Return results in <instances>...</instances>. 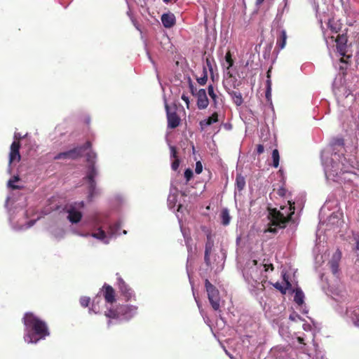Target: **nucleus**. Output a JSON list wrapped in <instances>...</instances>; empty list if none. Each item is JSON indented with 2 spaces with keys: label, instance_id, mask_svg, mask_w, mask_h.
<instances>
[{
  "label": "nucleus",
  "instance_id": "f257e3e1",
  "mask_svg": "<svg viewBox=\"0 0 359 359\" xmlns=\"http://www.w3.org/2000/svg\"><path fill=\"white\" fill-rule=\"evenodd\" d=\"M344 150V140L339 138L332 142L329 147L321 152L322 163L327 179L337 180L336 177L341 173L349 172L346 158L338 154L342 153Z\"/></svg>",
  "mask_w": 359,
  "mask_h": 359
},
{
  "label": "nucleus",
  "instance_id": "f03ea898",
  "mask_svg": "<svg viewBox=\"0 0 359 359\" xmlns=\"http://www.w3.org/2000/svg\"><path fill=\"white\" fill-rule=\"evenodd\" d=\"M273 269L271 264L258 265L255 259L247 261L243 269V276L250 291L255 294L259 291H263L265 288L264 283L266 282V276L264 273Z\"/></svg>",
  "mask_w": 359,
  "mask_h": 359
},
{
  "label": "nucleus",
  "instance_id": "7ed1b4c3",
  "mask_svg": "<svg viewBox=\"0 0 359 359\" xmlns=\"http://www.w3.org/2000/svg\"><path fill=\"white\" fill-rule=\"evenodd\" d=\"M23 323L24 339L28 344H36L50 334L46 323L32 313H25Z\"/></svg>",
  "mask_w": 359,
  "mask_h": 359
},
{
  "label": "nucleus",
  "instance_id": "20e7f679",
  "mask_svg": "<svg viewBox=\"0 0 359 359\" xmlns=\"http://www.w3.org/2000/svg\"><path fill=\"white\" fill-rule=\"evenodd\" d=\"M294 203L290 201H287L286 205L270 210L269 218L273 226L284 228L288 222L294 223L293 215H294Z\"/></svg>",
  "mask_w": 359,
  "mask_h": 359
},
{
  "label": "nucleus",
  "instance_id": "39448f33",
  "mask_svg": "<svg viewBox=\"0 0 359 359\" xmlns=\"http://www.w3.org/2000/svg\"><path fill=\"white\" fill-rule=\"evenodd\" d=\"M86 158L89 165L86 180L88 186V198L89 201H91L99 193L95 187V182L94 181V177L97 175V172L94 166L97 155L94 151H90L86 154Z\"/></svg>",
  "mask_w": 359,
  "mask_h": 359
},
{
  "label": "nucleus",
  "instance_id": "423d86ee",
  "mask_svg": "<svg viewBox=\"0 0 359 359\" xmlns=\"http://www.w3.org/2000/svg\"><path fill=\"white\" fill-rule=\"evenodd\" d=\"M104 226H98L95 229V231L91 234H80L81 236H91L92 237L100 240L104 244H108L111 238L116 237L118 236L120 233L118 232L121 229L120 223H115L114 224H111L108 226V231L106 232L103 229Z\"/></svg>",
  "mask_w": 359,
  "mask_h": 359
},
{
  "label": "nucleus",
  "instance_id": "0eeeda50",
  "mask_svg": "<svg viewBox=\"0 0 359 359\" xmlns=\"http://www.w3.org/2000/svg\"><path fill=\"white\" fill-rule=\"evenodd\" d=\"M137 307L130 305H121L115 311L109 309L105 316L109 318H116L121 320H128L137 313Z\"/></svg>",
  "mask_w": 359,
  "mask_h": 359
},
{
  "label": "nucleus",
  "instance_id": "6e6552de",
  "mask_svg": "<svg viewBox=\"0 0 359 359\" xmlns=\"http://www.w3.org/2000/svg\"><path fill=\"white\" fill-rule=\"evenodd\" d=\"M83 207L84 203L83 201L72 203L65 206V209L68 214L67 218L70 222L77 223L81 220L82 217L81 211Z\"/></svg>",
  "mask_w": 359,
  "mask_h": 359
},
{
  "label": "nucleus",
  "instance_id": "1a4fd4ad",
  "mask_svg": "<svg viewBox=\"0 0 359 359\" xmlns=\"http://www.w3.org/2000/svg\"><path fill=\"white\" fill-rule=\"evenodd\" d=\"M22 138V136L20 133L15 132L14 134V141L11 145L9 152V167L8 172H11V165L13 163L19 162L21 156L19 152L20 144L19 140Z\"/></svg>",
  "mask_w": 359,
  "mask_h": 359
},
{
  "label": "nucleus",
  "instance_id": "9d476101",
  "mask_svg": "<svg viewBox=\"0 0 359 359\" xmlns=\"http://www.w3.org/2000/svg\"><path fill=\"white\" fill-rule=\"evenodd\" d=\"M205 288L212 307L214 310L218 311L220 307V297L218 290L208 280H205Z\"/></svg>",
  "mask_w": 359,
  "mask_h": 359
},
{
  "label": "nucleus",
  "instance_id": "9b49d317",
  "mask_svg": "<svg viewBox=\"0 0 359 359\" xmlns=\"http://www.w3.org/2000/svg\"><path fill=\"white\" fill-rule=\"evenodd\" d=\"M90 147L91 144L89 142H87L83 147H76L72 150L57 154L54 156V159H76L81 155L83 151L90 149Z\"/></svg>",
  "mask_w": 359,
  "mask_h": 359
},
{
  "label": "nucleus",
  "instance_id": "f8f14e48",
  "mask_svg": "<svg viewBox=\"0 0 359 359\" xmlns=\"http://www.w3.org/2000/svg\"><path fill=\"white\" fill-rule=\"evenodd\" d=\"M165 108L167 114L168 127L170 128H177L179 126L180 121L179 116L175 111H170L169 106L166 102H165Z\"/></svg>",
  "mask_w": 359,
  "mask_h": 359
},
{
  "label": "nucleus",
  "instance_id": "ddd939ff",
  "mask_svg": "<svg viewBox=\"0 0 359 359\" xmlns=\"http://www.w3.org/2000/svg\"><path fill=\"white\" fill-rule=\"evenodd\" d=\"M197 107L199 109H205L209 104V100L205 89H200L196 93Z\"/></svg>",
  "mask_w": 359,
  "mask_h": 359
},
{
  "label": "nucleus",
  "instance_id": "4468645a",
  "mask_svg": "<svg viewBox=\"0 0 359 359\" xmlns=\"http://www.w3.org/2000/svg\"><path fill=\"white\" fill-rule=\"evenodd\" d=\"M335 41L337 43V52L339 53L340 55L345 56L347 43L346 36L344 34L338 35Z\"/></svg>",
  "mask_w": 359,
  "mask_h": 359
},
{
  "label": "nucleus",
  "instance_id": "2eb2a0df",
  "mask_svg": "<svg viewBox=\"0 0 359 359\" xmlns=\"http://www.w3.org/2000/svg\"><path fill=\"white\" fill-rule=\"evenodd\" d=\"M341 258V253L339 250H337L332 257L329 262L333 274L337 275L339 272V263Z\"/></svg>",
  "mask_w": 359,
  "mask_h": 359
},
{
  "label": "nucleus",
  "instance_id": "dca6fc26",
  "mask_svg": "<svg viewBox=\"0 0 359 359\" xmlns=\"http://www.w3.org/2000/svg\"><path fill=\"white\" fill-rule=\"evenodd\" d=\"M161 22L165 28L172 27L176 22V18L173 13L168 12L161 15Z\"/></svg>",
  "mask_w": 359,
  "mask_h": 359
},
{
  "label": "nucleus",
  "instance_id": "f3484780",
  "mask_svg": "<svg viewBox=\"0 0 359 359\" xmlns=\"http://www.w3.org/2000/svg\"><path fill=\"white\" fill-rule=\"evenodd\" d=\"M118 288L122 294L125 296L127 300H129L133 296L132 290L126 284L121 278H118Z\"/></svg>",
  "mask_w": 359,
  "mask_h": 359
},
{
  "label": "nucleus",
  "instance_id": "a211bd4d",
  "mask_svg": "<svg viewBox=\"0 0 359 359\" xmlns=\"http://www.w3.org/2000/svg\"><path fill=\"white\" fill-rule=\"evenodd\" d=\"M218 121V114L217 112H214L210 116L201 120L199 122V126L201 130H204L208 126Z\"/></svg>",
  "mask_w": 359,
  "mask_h": 359
},
{
  "label": "nucleus",
  "instance_id": "6ab92c4d",
  "mask_svg": "<svg viewBox=\"0 0 359 359\" xmlns=\"http://www.w3.org/2000/svg\"><path fill=\"white\" fill-rule=\"evenodd\" d=\"M346 315L355 326L359 327V311L358 309L353 308L348 309Z\"/></svg>",
  "mask_w": 359,
  "mask_h": 359
},
{
  "label": "nucleus",
  "instance_id": "aec40b11",
  "mask_svg": "<svg viewBox=\"0 0 359 359\" xmlns=\"http://www.w3.org/2000/svg\"><path fill=\"white\" fill-rule=\"evenodd\" d=\"M103 293L106 302L112 304L115 302L114 291L111 286L104 285Z\"/></svg>",
  "mask_w": 359,
  "mask_h": 359
},
{
  "label": "nucleus",
  "instance_id": "412c9836",
  "mask_svg": "<svg viewBox=\"0 0 359 359\" xmlns=\"http://www.w3.org/2000/svg\"><path fill=\"white\" fill-rule=\"evenodd\" d=\"M313 5L317 14L325 11L326 0H309Z\"/></svg>",
  "mask_w": 359,
  "mask_h": 359
},
{
  "label": "nucleus",
  "instance_id": "4be33fe9",
  "mask_svg": "<svg viewBox=\"0 0 359 359\" xmlns=\"http://www.w3.org/2000/svg\"><path fill=\"white\" fill-rule=\"evenodd\" d=\"M212 246H213L212 241L210 240V238H208V241L205 244V257H204L205 262L207 266L211 265V262L210 259V254L211 252Z\"/></svg>",
  "mask_w": 359,
  "mask_h": 359
},
{
  "label": "nucleus",
  "instance_id": "5701e85b",
  "mask_svg": "<svg viewBox=\"0 0 359 359\" xmlns=\"http://www.w3.org/2000/svg\"><path fill=\"white\" fill-rule=\"evenodd\" d=\"M170 157L175 160L172 163L171 168L173 170H177L180 165L179 159L177 158V151L175 147L170 145Z\"/></svg>",
  "mask_w": 359,
  "mask_h": 359
},
{
  "label": "nucleus",
  "instance_id": "b1692460",
  "mask_svg": "<svg viewBox=\"0 0 359 359\" xmlns=\"http://www.w3.org/2000/svg\"><path fill=\"white\" fill-rule=\"evenodd\" d=\"M287 40V34L286 32L284 29L280 30V34L277 39L276 46L279 48V49H283L285 48Z\"/></svg>",
  "mask_w": 359,
  "mask_h": 359
},
{
  "label": "nucleus",
  "instance_id": "393cba45",
  "mask_svg": "<svg viewBox=\"0 0 359 359\" xmlns=\"http://www.w3.org/2000/svg\"><path fill=\"white\" fill-rule=\"evenodd\" d=\"M50 232L56 240H60L65 236L64 229L57 226L51 227Z\"/></svg>",
  "mask_w": 359,
  "mask_h": 359
},
{
  "label": "nucleus",
  "instance_id": "a878e982",
  "mask_svg": "<svg viewBox=\"0 0 359 359\" xmlns=\"http://www.w3.org/2000/svg\"><path fill=\"white\" fill-rule=\"evenodd\" d=\"M221 217V223L224 226H227L229 224L231 221V216L229 215V212L228 209L224 208L222 210L220 214Z\"/></svg>",
  "mask_w": 359,
  "mask_h": 359
},
{
  "label": "nucleus",
  "instance_id": "bb28decb",
  "mask_svg": "<svg viewBox=\"0 0 359 359\" xmlns=\"http://www.w3.org/2000/svg\"><path fill=\"white\" fill-rule=\"evenodd\" d=\"M101 300V297L99 294H97V297L94 298L93 300L92 307L89 309L90 313L93 312L95 313H97L100 312L99 304L100 303Z\"/></svg>",
  "mask_w": 359,
  "mask_h": 359
},
{
  "label": "nucleus",
  "instance_id": "cd10ccee",
  "mask_svg": "<svg viewBox=\"0 0 359 359\" xmlns=\"http://www.w3.org/2000/svg\"><path fill=\"white\" fill-rule=\"evenodd\" d=\"M229 95L232 97L233 102L237 106H241L243 104V100L242 97V95L240 92L232 91V92L229 93Z\"/></svg>",
  "mask_w": 359,
  "mask_h": 359
},
{
  "label": "nucleus",
  "instance_id": "c85d7f7f",
  "mask_svg": "<svg viewBox=\"0 0 359 359\" xmlns=\"http://www.w3.org/2000/svg\"><path fill=\"white\" fill-rule=\"evenodd\" d=\"M236 189L242 191L245 186V177L241 174H238L236 178Z\"/></svg>",
  "mask_w": 359,
  "mask_h": 359
},
{
  "label": "nucleus",
  "instance_id": "c756f323",
  "mask_svg": "<svg viewBox=\"0 0 359 359\" xmlns=\"http://www.w3.org/2000/svg\"><path fill=\"white\" fill-rule=\"evenodd\" d=\"M304 295L302 290H297L295 292L294 300L298 306H302L304 304Z\"/></svg>",
  "mask_w": 359,
  "mask_h": 359
},
{
  "label": "nucleus",
  "instance_id": "7c9ffc66",
  "mask_svg": "<svg viewBox=\"0 0 359 359\" xmlns=\"http://www.w3.org/2000/svg\"><path fill=\"white\" fill-rule=\"evenodd\" d=\"M283 280L285 282V287L283 289V287L281 286V285L278 283H276L274 286L276 288L280 290L281 292H285V290L286 289H288L289 287H291V284L290 283V282L288 281V278L287 276H286V274H283Z\"/></svg>",
  "mask_w": 359,
  "mask_h": 359
},
{
  "label": "nucleus",
  "instance_id": "2f4dec72",
  "mask_svg": "<svg viewBox=\"0 0 359 359\" xmlns=\"http://www.w3.org/2000/svg\"><path fill=\"white\" fill-rule=\"evenodd\" d=\"M208 93L212 102H214V104L216 106L217 104V95L212 85L210 84L208 86Z\"/></svg>",
  "mask_w": 359,
  "mask_h": 359
},
{
  "label": "nucleus",
  "instance_id": "473e14b6",
  "mask_svg": "<svg viewBox=\"0 0 359 359\" xmlns=\"http://www.w3.org/2000/svg\"><path fill=\"white\" fill-rule=\"evenodd\" d=\"M273 165L274 168H278L279 165L280 156L278 149H274L272 151Z\"/></svg>",
  "mask_w": 359,
  "mask_h": 359
},
{
  "label": "nucleus",
  "instance_id": "72a5a7b5",
  "mask_svg": "<svg viewBox=\"0 0 359 359\" xmlns=\"http://www.w3.org/2000/svg\"><path fill=\"white\" fill-rule=\"evenodd\" d=\"M233 61L231 58L230 52L226 53L225 55V63L223 65L229 70L233 65Z\"/></svg>",
  "mask_w": 359,
  "mask_h": 359
},
{
  "label": "nucleus",
  "instance_id": "f704fd0d",
  "mask_svg": "<svg viewBox=\"0 0 359 359\" xmlns=\"http://www.w3.org/2000/svg\"><path fill=\"white\" fill-rule=\"evenodd\" d=\"M19 180H20V178L18 176H14L13 177H12L11 179H10L8 180V187L13 189H19L20 187L15 184V183L18 182Z\"/></svg>",
  "mask_w": 359,
  "mask_h": 359
},
{
  "label": "nucleus",
  "instance_id": "c9c22d12",
  "mask_svg": "<svg viewBox=\"0 0 359 359\" xmlns=\"http://www.w3.org/2000/svg\"><path fill=\"white\" fill-rule=\"evenodd\" d=\"M168 205L170 208H173L177 202V196L175 194H170L168 198Z\"/></svg>",
  "mask_w": 359,
  "mask_h": 359
},
{
  "label": "nucleus",
  "instance_id": "e433bc0d",
  "mask_svg": "<svg viewBox=\"0 0 359 359\" xmlns=\"http://www.w3.org/2000/svg\"><path fill=\"white\" fill-rule=\"evenodd\" d=\"M206 65L209 69V72L211 74L212 79L214 80V74H213V67H212V62L213 59L210 57H207L205 60Z\"/></svg>",
  "mask_w": 359,
  "mask_h": 359
},
{
  "label": "nucleus",
  "instance_id": "4c0bfd02",
  "mask_svg": "<svg viewBox=\"0 0 359 359\" xmlns=\"http://www.w3.org/2000/svg\"><path fill=\"white\" fill-rule=\"evenodd\" d=\"M208 81V73L205 68L203 69V76L197 79V82L201 85L203 86Z\"/></svg>",
  "mask_w": 359,
  "mask_h": 359
},
{
  "label": "nucleus",
  "instance_id": "58836bf2",
  "mask_svg": "<svg viewBox=\"0 0 359 359\" xmlns=\"http://www.w3.org/2000/svg\"><path fill=\"white\" fill-rule=\"evenodd\" d=\"M36 222V219L30 220L29 222H27L25 226H22L20 227L13 226L15 229L21 230V229H27L28 228H30Z\"/></svg>",
  "mask_w": 359,
  "mask_h": 359
},
{
  "label": "nucleus",
  "instance_id": "ea45409f",
  "mask_svg": "<svg viewBox=\"0 0 359 359\" xmlns=\"http://www.w3.org/2000/svg\"><path fill=\"white\" fill-rule=\"evenodd\" d=\"M90 303V298L88 297H82L80 299V304L82 306L86 307Z\"/></svg>",
  "mask_w": 359,
  "mask_h": 359
},
{
  "label": "nucleus",
  "instance_id": "a19ab883",
  "mask_svg": "<svg viewBox=\"0 0 359 359\" xmlns=\"http://www.w3.org/2000/svg\"><path fill=\"white\" fill-rule=\"evenodd\" d=\"M181 231H182V234H183V236H184V237L185 242H186V245H187V246L188 252H189V253L191 252V250H192V249H191V246H190V245L189 244V240H190V238L187 237L185 232L184 231V230H182V228H181Z\"/></svg>",
  "mask_w": 359,
  "mask_h": 359
},
{
  "label": "nucleus",
  "instance_id": "79ce46f5",
  "mask_svg": "<svg viewBox=\"0 0 359 359\" xmlns=\"http://www.w3.org/2000/svg\"><path fill=\"white\" fill-rule=\"evenodd\" d=\"M193 176V172L190 169H187L184 172V177L186 178L187 181H189L190 179Z\"/></svg>",
  "mask_w": 359,
  "mask_h": 359
},
{
  "label": "nucleus",
  "instance_id": "37998d69",
  "mask_svg": "<svg viewBox=\"0 0 359 359\" xmlns=\"http://www.w3.org/2000/svg\"><path fill=\"white\" fill-rule=\"evenodd\" d=\"M202 170H203L202 163L200 161L196 162L195 172L197 174H200L202 172Z\"/></svg>",
  "mask_w": 359,
  "mask_h": 359
},
{
  "label": "nucleus",
  "instance_id": "c03bdc74",
  "mask_svg": "<svg viewBox=\"0 0 359 359\" xmlns=\"http://www.w3.org/2000/svg\"><path fill=\"white\" fill-rule=\"evenodd\" d=\"M189 88L191 94L193 95L196 96V93L198 92L196 88L194 87V84L192 83L191 81L189 79Z\"/></svg>",
  "mask_w": 359,
  "mask_h": 359
},
{
  "label": "nucleus",
  "instance_id": "a18cd8bd",
  "mask_svg": "<svg viewBox=\"0 0 359 359\" xmlns=\"http://www.w3.org/2000/svg\"><path fill=\"white\" fill-rule=\"evenodd\" d=\"M289 318H290V320H291L292 321H297L298 320H302V318H300V316L298 314L294 313L290 315Z\"/></svg>",
  "mask_w": 359,
  "mask_h": 359
},
{
  "label": "nucleus",
  "instance_id": "49530a36",
  "mask_svg": "<svg viewBox=\"0 0 359 359\" xmlns=\"http://www.w3.org/2000/svg\"><path fill=\"white\" fill-rule=\"evenodd\" d=\"M182 100L185 102L186 105H187V107L189 109V98L187 95L183 94L181 97Z\"/></svg>",
  "mask_w": 359,
  "mask_h": 359
},
{
  "label": "nucleus",
  "instance_id": "de8ad7c7",
  "mask_svg": "<svg viewBox=\"0 0 359 359\" xmlns=\"http://www.w3.org/2000/svg\"><path fill=\"white\" fill-rule=\"evenodd\" d=\"M269 73H270V70H269L267 72V78L268 79L266 80V88L271 90V81L270 79Z\"/></svg>",
  "mask_w": 359,
  "mask_h": 359
},
{
  "label": "nucleus",
  "instance_id": "09e8293b",
  "mask_svg": "<svg viewBox=\"0 0 359 359\" xmlns=\"http://www.w3.org/2000/svg\"><path fill=\"white\" fill-rule=\"evenodd\" d=\"M264 148L263 145H262V144L257 145V151L258 154H262L264 152Z\"/></svg>",
  "mask_w": 359,
  "mask_h": 359
},
{
  "label": "nucleus",
  "instance_id": "8fccbe9b",
  "mask_svg": "<svg viewBox=\"0 0 359 359\" xmlns=\"http://www.w3.org/2000/svg\"><path fill=\"white\" fill-rule=\"evenodd\" d=\"M286 190L284 188H280L278 190V194L280 196H285Z\"/></svg>",
  "mask_w": 359,
  "mask_h": 359
},
{
  "label": "nucleus",
  "instance_id": "3c124183",
  "mask_svg": "<svg viewBox=\"0 0 359 359\" xmlns=\"http://www.w3.org/2000/svg\"><path fill=\"white\" fill-rule=\"evenodd\" d=\"M271 90H269L268 88H266V97L269 100V97H271Z\"/></svg>",
  "mask_w": 359,
  "mask_h": 359
},
{
  "label": "nucleus",
  "instance_id": "603ef678",
  "mask_svg": "<svg viewBox=\"0 0 359 359\" xmlns=\"http://www.w3.org/2000/svg\"><path fill=\"white\" fill-rule=\"evenodd\" d=\"M303 329L305 331H308L311 330V325L309 324H304L303 325Z\"/></svg>",
  "mask_w": 359,
  "mask_h": 359
},
{
  "label": "nucleus",
  "instance_id": "864d4df0",
  "mask_svg": "<svg viewBox=\"0 0 359 359\" xmlns=\"http://www.w3.org/2000/svg\"><path fill=\"white\" fill-rule=\"evenodd\" d=\"M193 294H194V296H195L194 292H193ZM194 298H195V300H196V302L197 306H198V309H201V304H200V303L198 302V301L197 300L196 297H194Z\"/></svg>",
  "mask_w": 359,
  "mask_h": 359
},
{
  "label": "nucleus",
  "instance_id": "5fc2aeb1",
  "mask_svg": "<svg viewBox=\"0 0 359 359\" xmlns=\"http://www.w3.org/2000/svg\"><path fill=\"white\" fill-rule=\"evenodd\" d=\"M133 22V25H135V27H136L137 29L138 30H140V27H139V25L133 20H132Z\"/></svg>",
  "mask_w": 359,
  "mask_h": 359
},
{
  "label": "nucleus",
  "instance_id": "6e6d98bb",
  "mask_svg": "<svg viewBox=\"0 0 359 359\" xmlns=\"http://www.w3.org/2000/svg\"><path fill=\"white\" fill-rule=\"evenodd\" d=\"M224 128L227 130H231V126L230 124H225L224 125Z\"/></svg>",
  "mask_w": 359,
  "mask_h": 359
},
{
  "label": "nucleus",
  "instance_id": "4d7b16f0",
  "mask_svg": "<svg viewBox=\"0 0 359 359\" xmlns=\"http://www.w3.org/2000/svg\"><path fill=\"white\" fill-rule=\"evenodd\" d=\"M264 0H257L256 3L257 5H260L263 3Z\"/></svg>",
  "mask_w": 359,
  "mask_h": 359
},
{
  "label": "nucleus",
  "instance_id": "13d9d810",
  "mask_svg": "<svg viewBox=\"0 0 359 359\" xmlns=\"http://www.w3.org/2000/svg\"><path fill=\"white\" fill-rule=\"evenodd\" d=\"M172 0H163V1L165 4H168Z\"/></svg>",
  "mask_w": 359,
  "mask_h": 359
},
{
  "label": "nucleus",
  "instance_id": "bf43d9fd",
  "mask_svg": "<svg viewBox=\"0 0 359 359\" xmlns=\"http://www.w3.org/2000/svg\"><path fill=\"white\" fill-rule=\"evenodd\" d=\"M298 340H299V342H301V343H302V342L303 339H302V338H301V337H299V338H298Z\"/></svg>",
  "mask_w": 359,
  "mask_h": 359
},
{
  "label": "nucleus",
  "instance_id": "052dcab7",
  "mask_svg": "<svg viewBox=\"0 0 359 359\" xmlns=\"http://www.w3.org/2000/svg\"><path fill=\"white\" fill-rule=\"evenodd\" d=\"M303 313H308V311H307V310H306V309H303Z\"/></svg>",
  "mask_w": 359,
  "mask_h": 359
},
{
  "label": "nucleus",
  "instance_id": "680f3d73",
  "mask_svg": "<svg viewBox=\"0 0 359 359\" xmlns=\"http://www.w3.org/2000/svg\"><path fill=\"white\" fill-rule=\"evenodd\" d=\"M341 60V62H346V61L344 60V58H341V60Z\"/></svg>",
  "mask_w": 359,
  "mask_h": 359
},
{
  "label": "nucleus",
  "instance_id": "e2e57ef3",
  "mask_svg": "<svg viewBox=\"0 0 359 359\" xmlns=\"http://www.w3.org/2000/svg\"><path fill=\"white\" fill-rule=\"evenodd\" d=\"M123 234H126V233H127V231H126V230H123Z\"/></svg>",
  "mask_w": 359,
  "mask_h": 359
},
{
  "label": "nucleus",
  "instance_id": "0e129e2a",
  "mask_svg": "<svg viewBox=\"0 0 359 359\" xmlns=\"http://www.w3.org/2000/svg\"><path fill=\"white\" fill-rule=\"evenodd\" d=\"M270 231H275V229H273L271 228Z\"/></svg>",
  "mask_w": 359,
  "mask_h": 359
},
{
  "label": "nucleus",
  "instance_id": "69168bd1",
  "mask_svg": "<svg viewBox=\"0 0 359 359\" xmlns=\"http://www.w3.org/2000/svg\"><path fill=\"white\" fill-rule=\"evenodd\" d=\"M189 262V256L188 257V259H187V263Z\"/></svg>",
  "mask_w": 359,
  "mask_h": 359
}]
</instances>
